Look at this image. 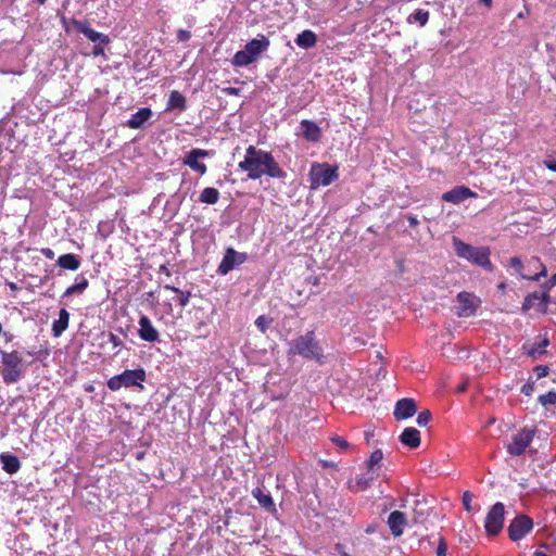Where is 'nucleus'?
Here are the masks:
<instances>
[{
    "label": "nucleus",
    "mask_w": 556,
    "mask_h": 556,
    "mask_svg": "<svg viewBox=\"0 0 556 556\" xmlns=\"http://www.w3.org/2000/svg\"><path fill=\"white\" fill-rule=\"evenodd\" d=\"M239 168L248 174L250 179L256 180L263 176L285 179L287 173L279 166L271 153L249 146Z\"/></svg>",
    "instance_id": "obj_1"
},
{
    "label": "nucleus",
    "mask_w": 556,
    "mask_h": 556,
    "mask_svg": "<svg viewBox=\"0 0 556 556\" xmlns=\"http://www.w3.org/2000/svg\"><path fill=\"white\" fill-rule=\"evenodd\" d=\"M289 356L300 355L305 359H314L318 364L325 363V355L321 346L316 340L314 331H307L289 342Z\"/></svg>",
    "instance_id": "obj_2"
},
{
    "label": "nucleus",
    "mask_w": 556,
    "mask_h": 556,
    "mask_svg": "<svg viewBox=\"0 0 556 556\" xmlns=\"http://www.w3.org/2000/svg\"><path fill=\"white\" fill-rule=\"evenodd\" d=\"M453 247L458 257L467 260L486 271H493L494 267L490 260L491 251L488 247H472L456 237L453 238Z\"/></svg>",
    "instance_id": "obj_3"
},
{
    "label": "nucleus",
    "mask_w": 556,
    "mask_h": 556,
    "mask_svg": "<svg viewBox=\"0 0 556 556\" xmlns=\"http://www.w3.org/2000/svg\"><path fill=\"white\" fill-rule=\"evenodd\" d=\"M269 39L258 34L255 38L247 42L243 50L237 51L232 58V65L244 67L255 62L258 56L269 48Z\"/></svg>",
    "instance_id": "obj_4"
},
{
    "label": "nucleus",
    "mask_w": 556,
    "mask_h": 556,
    "mask_svg": "<svg viewBox=\"0 0 556 556\" xmlns=\"http://www.w3.org/2000/svg\"><path fill=\"white\" fill-rule=\"evenodd\" d=\"M337 165L329 163H313L308 173L309 188L316 190L327 187L339 178Z\"/></svg>",
    "instance_id": "obj_5"
},
{
    "label": "nucleus",
    "mask_w": 556,
    "mask_h": 556,
    "mask_svg": "<svg viewBox=\"0 0 556 556\" xmlns=\"http://www.w3.org/2000/svg\"><path fill=\"white\" fill-rule=\"evenodd\" d=\"M72 24L77 31L84 34L90 41L94 43L92 48L93 56L97 58L104 55V46L111 42V39L108 35L92 29L89 23L86 21L73 20Z\"/></svg>",
    "instance_id": "obj_6"
},
{
    "label": "nucleus",
    "mask_w": 556,
    "mask_h": 556,
    "mask_svg": "<svg viewBox=\"0 0 556 556\" xmlns=\"http://www.w3.org/2000/svg\"><path fill=\"white\" fill-rule=\"evenodd\" d=\"M1 376L7 384L18 381L22 377V358L17 352L1 351Z\"/></svg>",
    "instance_id": "obj_7"
},
{
    "label": "nucleus",
    "mask_w": 556,
    "mask_h": 556,
    "mask_svg": "<svg viewBox=\"0 0 556 556\" xmlns=\"http://www.w3.org/2000/svg\"><path fill=\"white\" fill-rule=\"evenodd\" d=\"M534 434L535 431L530 428H522L520 431L513 434L511 441L506 445L507 453L510 456L522 455L533 441Z\"/></svg>",
    "instance_id": "obj_8"
},
{
    "label": "nucleus",
    "mask_w": 556,
    "mask_h": 556,
    "mask_svg": "<svg viewBox=\"0 0 556 556\" xmlns=\"http://www.w3.org/2000/svg\"><path fill=\"white\" fill-rule=\"evenodd\" d=\"M505 506L503 503H495L489 510L485 520L484 528L489 535H497L503 529L504 525Z\"/></svg>",
    "instance_id": "obj_9"
},
{
    "label": "nucleus",
    "mask_w": 556,
    "mask_h": 556,
    "mask_svg": "<svg viewBox=\"0 0 556 556\" xmlns=\"http://www.w3.org/2000/svg\"><path fill=\"white\" fill-rule=\"evenodd\" d=\"M247 253L238 252L232 248H228L224 254L220 264L218 265L217 273L220 275H227L228 273H230L231 270L247 262Z\"/></svg>",
    "instance_id": "obj_10"
},
{
    "label": "nucleus",
    "mask_w": 556,
    "mask_h": 556,
    "mask_svg": "<svg viewBox=\"0 0 556 556\" xmlns=\"http://www.w3.org/2000/svg\"><path fill=\"white\" fill-rule=\"evenodd\" d=\"M533 528V521L526 515H518L508 526V536L516 542L525 538Z\"/></svg>",
    "instance_id": "obj_11"
},
{
    "label": "nucleus",
    "mask_w": 556,
    "mask_h": 556,
    "mask_svg": "<svg viewBox=\"0 0 556 556\" xmlns=\"http://www.w3.org/2000/svg\"><path fill=\"white\" fill-rule=\"evenodd\" d=\"M548 302L549 294L546 291H534L525 298L521 309L523 313H527L531 308H536L540 313L545 314L547 312Z\"/></svg>",
    "instance_id": "obj_12"
},
{
    "label": "nucleus",
    "mask_w": 556,
    "mask_h": 556,
    "mask_svg": "<svg viewBox=\"0 0 556 556\" xmlns=\"http://www.w3.org/2000/svg\"><path fill=\"white\" fill-rule=\"evenodd\" d=\"M458 306L456 314L458 317H470L477 312L479 300L469 292H459L457 295Z\"/></svg>",
    "instance_id": "obj_13"
},
{
    "label": "nucleus",
    "mask_w": 556,
    "mask_h": 556,
    "mask_svg": "<svg viewBox=\"0 0 556 556\" xmlns=\"http://www.w3.org/2000/svg\"><path fill=\"white\" fill-rule=\"evenodd\" d=\"M138 336L142 341L154 343L160 341V333L147 315L140 316L138 320Z\"/></svg>",
    "instance_id": "obj_14"
},
{
    "label": "nucleus",
    "mask_w": 556,
    "mask_h": 556,
    "mask_svg": "<svg viewBox=\"0 0 556 556\" xmlns=\"http://www.w3.org/2000/svg\"><path fill=\"white\" fill-rule=\"evenodd\" d=\"M530 263L538 265L540 267V271L535 273L533 276H527V275L522 274L523 263L520 257L514 256L509 260L510 267L514 268L516 270V273H518L522 279L539 281L540 278L545 277L547 275L545 265L542 264L539 258L534 257L531 260Z\"/></svg>",
    "instance_id": "obj_15"
},
{
    "label": "nucleus",
    "mask_w": 556,
    "mask_h": 556,
    "mask_svg": "<svg viewBox=\"0 0 556 556\" xmlns=\"http://www.w3.org/2000/svg\"><path fill=\"white\" fill-rule=\"evenodd\" d=\"M477 193L466 186H458L442 194V200L453 204H459L469 198H476Z\"/></svg>",
    "instance_id": "obj_16"
},
{
    "label": "nucleus",
    "mask_w": 556,
    "mask_h": 556,
    "mask_svg": "<svg viewBox=\"0 0 556 556\" xmlns=\"http://www.w3.org/2000/svg\"><path fill=\"white\" fill-rule=\"evenodd\" d=\"M417 412L416 403L413 399L405 397L399 400L394 407V418L396 420H404L413 417Z\"/></svg>",
    "instance_id": "obj_17"
},
{
    "label": "nucleus",
    "mask_w": 556,
    "mask_h": 556,
    "mask_svg": "<svg viewBox=\"0 0 556 556\" xmlns=\"http://www.w3.org/2000/svg\"><path fill=\"white\" fill-rule=\"evenodd\" d=\"M121 377L125 388L140 387L142 389V382L146 380V371L142 368L127 369L121 374Z\"/></svg>",
    "instance_id": "obj_18"
},
{
    "label": "nucleus",
    "mask_w": 556,
    "mask_h": 556,
    "mask_svg": "<svg viewBox=\"0 0 556 556\" xmlns=\"http://www.w3.org/2000/svg\"><path fill=\"white\" fill-rule=\"evenodd\" d=\"M387 522L392 535L399 538L404 532L407 519L404 513L394 510L389 515Z\"/></svg>",
    "instance_id": "obj_19"
},
{
    "label": "nucleus",
    "mask_w": 556,
    "mask_h": 556,
    "mask_svg": "<svg viewBox=\"0 0 556 556\" xmlns=\"http://www.w3.org/2000/svg\"><path fill=\"white\" fill-rule=\"evenodd\" d=\"M207 155L208 153L205 150L193 149L187 154L185 163L193 170L203 175L206 172V166L204 163L200 162L199 159Z\"/></svg>",
    "instance_id": "obj_20"
},
{
    "label": "nucleus",
    "mask_w": 556,
    "mask_h": 556,
    "mask_svg": "<svg viewBox=\"0 0 556 556\" xmlns=\"http://www.w3.org/2000/svg\"><path fill=\"white\" fill-rule=\"evenodd\" d=\"M301 135L309 142H317L321 137L320 127L313 121L303 119L300 123Z\"/></svg>",
    "instance_id": "obj_21"
},
{
    "label": "nucleus",
    "mask_w": 556,
    "mask_h": 556,
    "mask_svg": "<svg viewBox=\"0 0 556 556\" xmlns=\"http://www.w3.org/2000/svg\"><path fill=\"white\" fill-rule=\"evenodd\" d=\"M251 494L262 508L269 513L277 511L276 505L269 492H266L263 488L257 486L252 490Z\"/></svg>",
    "instance_id": "obj_22"
},
{
    "label": "nucleus",
    "mask_w": 556,
    "mask_h": 556,
    "mask_svg": "<svg viewBox=\"0 0 556 556\" xmlns=\"http://www.w3.org/2000/svg\"><path fill=\"white\" fill-rule=\"evenodd\" d=\"M150 108H141L126 122V126L131 129H140L152 117Z\"/></svg>",
    "instance_id": "obj_23"
},
{
    "label": "nucleus",
    "mask_w": 556,
    "mask_h": 556,
    "mask_svg": "<svg viewBox=\"0 0 556 556\" xmlns=\"http://www.w3.org/2000/svg\"><path fill=\"white\" fill-rule=\"evenodd\" d=\"M400 441L409 448H417L420 445V432L413 427L405 428L400 435Z\"/></svg>",
    "instance_id": "obj_24"
},
{
    "label": "nucleus",
    "mask_w": 556,
    "mask_h": 556,
    "mask_svg": "<svg viewBox=\"0 0 556 556\" xmlns=\"http://www.w3.org/2000/svg\"><path fill=\"white\" fill-rule=\"evenodd\" d=\"M70 313L65 308H61L59 312V318L52 324L53 337H60L68 327Z\"/></svg>",
    "instance_id": "obj_25"
},
{
    "label": "nucleus",
    "mask_w": 556,
    "mask_h": 556,
    "mask_svg": "<svg viewBox=\"0 0 556 556\" xmlns=\"http://www.w3.org/2000/svg\"><path fill=\"white\" fill-rule=\"evenodd\" d=\"M0 462L2 464V469L10 475L16 473L21 468L20 459L17 456L12 454L2 453L0 455Z\"/></svg>",
    "instance_id": "obj_26"
},
{
    "label": "nucleus",
    "mask_w": 556,
    "mask_h": 556,
    "mask_svg": "<svg viewBox=\"0 0 556 556\" xmlns=\"http://www.w3.org/2000/svg\"><path fill=\"white\" fill-rule=\"evenodd\" d=\"M294 41L298 47L302 49H309L316 45L317 36L313 30L305 29L302 33L298 34Z\"/></svg>",
    "instance_id": "obj_27"
},
{
    "label": "nucleus",
    "mask_w": 556,
    "mask_h": 556,
    "mask_svg": "<svg viewBox=\"0 0 556 556\" xmlns=\"http://www.w3.org/2000/svg\"><path fill=\"white\" fill-rule=\"evenodd\" d=\"M56 264L63 269L77 270L80 267V260L77 255L67 253L59 256Z\"/></svg>",
    "instance_id": "obj_28"
},
{
    "label": "nucleus",
    "mask_w": 556,
    "mask_h": 556,
    "mask_svg": "<svg viewBox=\"0 0 556 556\" xmlns=\"http://www.w3.org/2000/svg\"><path fill=\"white\" fill-rule=\"evenodd\" d=\"M75 283L70 286L63 293V298H68L73 294H81L89 286L88 279L83 275H78Z\"/></svg>",
    "instance_id": "obj_29"
},
{
    "label": "nucleus",
    "mask_w": 556,
    "mask_h": 556,
    "mask_svg": "<svg viewBox=\"0 0 556 556\" xmlns=\"http://www.w3.org/2000/svg\"><path fill=\"white\" fill-rule=\"evenodd\" d=\"M175 109L184 111L186 109V99L179 91L173 90L167 101L166 111Z\"/></svg>",
    "instance_id": "obj_30"
},
{
    "label": "nucleus",
    "mask_w": 556,
    "mask_h": 556,
    "mask_svg": "<svg viewBox=\"0 0 556 556\" xmlns=\"http://www.w3.org/2000/svg\"><path fill=\"white\" fill-rule=\"evenodd\" d=\"M375 478H376V472L370 471V470H367L366 473L357 477L355 479L356 491L366 490L371 484V482L375 480Z\"/></svg>",
    "instance_id": "obj_31"
},
{
    "label": "nucleus",
    "mask_w": 556,
    "mask_h": 556,
    "mask_svg": "<svg viewBox=\"0 0 556 556\" xmlns=\"http://www.w3.org/2000/svg\"><path fill=\"white\" fill-rule=\"evenodd\" d=\"M549 340L546 337L540 339L539 342H535L529 350L528 355L531 357H536L539 355L545 354V349L548 346Z\"/></svg>",
    "instance_id": "obj_32"
},
{
    "label": "nucleus",
    "mask_w": 556,
    "mask_h": 556,
    "mask_svg": "<svg viewBox=\"0 0 556 556\" xmlns=\"http://www.w3.org/2000/svg\"><path fill=\"white\" fill-rule=\"evenodd\" d=\"M429 20L427 10L418 9L408 16V22H417L420 26H425Z\"/></svg>",
    "instance_id": "obj_33"
},
{
    "label": "nucleus",
    "mask_w": 556,
    "mask_h": 556,
    "mask_svg": "<svg viewBox=\"0 0 556 556\" xmlns=\"http://www.w3.org/2000/svg\"><path fill=\"white\" fill-rule=\"evenodd\" d=\"M114 231V224L110 220H103L98 224V233L101 238L106 239Z\"/></svg>",
    "instance_id": "obj_34"
},
{
    "label": "nucleus",
    "mask_w": 556,
    "mask_h": 556,
    "mask_svg": "<svg viewBox=\"0 0 556 556\" xmlns=\"http://www.w3.org/2000/svg\"><path fill=\"white\" fill-rule=\"evenodd\" d=\"M383 458V454H382V451L381 450H375L370 456H369V459L367 460V467H368V470L370 471H375L374 470V467L376 465H378Z\"/></svg>",
    "instance_id": "obj_35"
},
{
    "label": "nucleus",
    "mask_w": 556,
    "mask_h": 556,
    "mask_svg": "<svg viewBox=\"0 0 556 556\" xmlns=\"http://www.w3.org/2000/svg\"><path fill=\"white\" fill-rule=\"evenodd\" d=\"M273 319L265 315H261L255 319V326L262 333H265L267 331Z\"/></svg>",
    "instance_id": "obj_36"
},
{
    "label": "nucleus",
    "mask_w": 556,
    "mask_h": 556,
    "mask_svg": "<svg viewBox=\"0 0 556 556\" xmlns=\"http://www.w3.org/2000/svg\"><path fill=\"white\" fill-rule=\"evenodd\" d=\"M330 440L331 442L338 446L341 451L343 452H346L349 450H353V447L351 446V444L342 437L340 435H337V434H332L330 437Z\"/></svg>",
    "instance_id": "obj_37"
},
{
    "label": "nucleus",
    "mask_w": 556,
    "mask_h": 556,
    "mask_svg": "<svg viewBox=\"0 0 556 556\" xmlns=\"http://www.w3.org/2000/svg\"><path fill=\"white\" fill-rule=\"evenodd\" d=\"M539 402L543 406L556 404V392L555 391H548V392L540 395L539 396Z\"/></svg>",
    "instance_id": "obj_38"
},
{
    "label": "nucleus",
    "mask_w": 556,
    "mask_h": 556,
    "mask_svg": "<svg viewBox=\"0 0 556 556\" xmlns=\"http://www.w3.org/2000/svg\"><path fill=\"white\" fill-rule=\"evenodd\" d=\"M108 388L111 390V391H117L119 390L122 387H124V384L122 383V377H121V374L119 375H116L112 378H110L108 380Z\"/></svg>",
    "instance_id": "obj_39"
},
{
    "label": "nucleus",
    "mask_w": 556,
    "mask_h": 556,
    "mask_svg": "<svg viewBox=\"0 0 556 556\" xmlns=\"http://www.w3.org/2000/svg\"><path fill=\"white\" fill-rule=\"evenodd\" d=\"M431 417H432V415H431L430 410L426 409V410L420 412L417 416V420H416L417 425L419 427H426L429 424V421L431 420Z\"/></svg>",
    "instance_id": "obj_40"
},
{
    "label": "nucleus",
    "mask_w": 556,
    "mask_h": 556,
    "mask_svg": "<svg viewBox=\"0 0 556 556\" xmlns=\"http://www.w3.org/2000/svg\"><path fill=\"white\" fill-rule=\"evenodd\" d=\"M165 288L179 294V304L181 306L187 305V303L189 301V293H185V292L180 291L178 288H175L172 286H165Z\"/></svg>",
    "instance_id": "obj_41"
},
{
    "label": "nucleus",
    "mask_w": 556,
    "mask_h": 556,
    "mask_svg": "<svg viewBox=\"0 0 556 556\" xmlns=\"http://www.w3.org/2000/svg\"><path fill=\"white\" fill-rule=\"evenodd\" d=\"M533 370L538 379L546 377L549 372V368L546 365H538L533 368Z\"/></svg>",
    "instance_id": "obj_42"
},
{
    "label": "nucleus",
    "mask_w": 556,
    "mask_h": 556,
    "mask_svg": "<svg viewBox=\"0 0 556 556\" xmlns=\"http://www.w3.org/2000/svg\"><path fill=\"white\" fill-rule=\"evenodd\" d=\"M462 500H463L464 508L467 511H472V508H471L472 494L469 491H465Z\"/></svg>",
    "instance_id": "obj_43"
},
{
    "label": "nucleus",
    "mask_w": 556,
    "mask_h": 556,
    "mask_svg": "<svg viewBox=\"0 0 556 556\" xmlns=\"http://www.w3.org/2000/svg\"><path fill=\"white\" fill-rule=\"evenodd\" d=\"M109 342L112 343V345L114 348H123L124 346V343L121 340V338L112 332L109 333Z\"/></svg>",
    "instance_id": "obj_44"
},
{
    "label": "nucleus",
    "mask_w": 556,
    "mask_h": 556,
    "mask_svg": "<svg viewBox=\"0 0 556 556\" xmlns=\"http://www.w3.org/2000/svg\"><path fill=\"white\" fill-rule=\"evenodd\" d=\"M74 18H67L66 16H61V24L65 30V33H70L72 27H74V25L72 24V21Z\"/></svg>",
    "instance_id": "obj_45"
},
{
    "label": "nucleus",
    "mask_w": 556,
    "mask_h": 556,
    "mask_svg": "<svg viewBox=\"0 0 556 556\" xmlns=\"http://www.w3.org/2000/svg\"><path fill=\"white\" fill-rule=\"evenodd\" d=\"M190 37H191V34H190V31H188V30L179 29V30L177 31V39H178L179 41H181V42L189 40V39H190Z\"/></svg>",
    "instance_id": "obj_46"
},
{
    "label": "nucleus",
    "mask_w": 556,
    "mask_h": 556,
    "mask_svg": "<svg viewBox=\"0 0 556 556\" xmlns=\"http://www.w3.org/2000/svg\"><path fill=\"white\" fill-rule=\"evenodd\" d=\"M447 547L443 539H441L438 548H437V555L438 556H446Z\"/></svg>",
    "instance_id": "obj_47"
},
{
    "label": "nucleus",
    "mask_w": 556,
    "mask_h": 556,
    "mask_svg": "<svg viewBox=\"0 0 556 556\" xmlns=\"http://www.w3.org/2000/svg\"><path fill=\"white\" fill-rule=\"evenodd\" d=\"M556 286V274L552 275L547 282L543 285L544 291L548 293V290Z\"/></svg>",
    "instance_id": "obj_48"
},
{
    "label": "nucleus",
    "mask_w": 556,
    "mask_h": 556,
    "mask_svg": "<svg viewBox=\"0 0 556 556\" xmlns=\"http://www.w3.org/2000/svg\"><path fill=\"white\" fill-rule=\"evenodd\" d=\"M200 201L208 204V187L204 188L200 193Z\"/></svg>",
    "instance_id": "obj_49"
},
{
    "label": "nucleus",
    "mask_w": 556,
    "mask_h": 556,
    "mask_svg": "<svg viewBox=\"0 0 556 556\" xmlns=\"http://www.w3.org/2000/svg\"><path fill=\"white\" fill-rule=\"evenodd\" d=\"M219 199V192L215 188H211V204H214Z\"/></svg>",
    "instance_id": "obj_50"
},
{
    "label": "nucleus",
    "mask_w": 556,
    "mask_h": 556,
    "mask_svg": "<svg viewBox=\"0 0 556 556\" xmlns=\"http://www.w3.org/2000/svg\"><path fill=\"white\" fill-rule=\"evenodd\" d=\"M532 390H533V384L532 383H526L521 388V392L523 394H526V395H530Z\"/></svg>",
    "instance_id": "obj_51"
},
{
    "label": "nucleus",
    "mask_w": 556,
    "mask_h": 556,
    "mask_svg": "<svg viewBox=\"0 0 556 556\" xmlns=\"http://www.w3.org/2000/svg\"><path fill=\"white\" fill-rule=\"evenodd\" d=\"M41 253L43 256H46L49 260H52L54 257V252L50 248L42 249Z\"/></svg>",
    "instance_id": "obj_52"
},
{
    "label": "nucleus",
    "mask_w": 556,
    "mask_h": 556,
    "mask_svg": "<svg viewBox=\"0 0 556 556\" xmlns=\"http://www.w3.org/2000/svg\"><path fill=\"white\" fill-rule=\"evenodd\" d=\"M407 222H408L409 227H416L419 224V222L415 215H408Z\"/></svg>",
    "instance_id": "obj_53"
},
{
    "label": "nucleus",
    "mask_w": 556,
    "mask_h": 556,
    "mask_svg": "<svg viewBox=\"0 0 556 556\" xmlns=\"http://www.w3.org/2000/svg\"><path fill=\"white\" fill-rule=\"evenodd\" d=\"M545 165L548 169L556 172V161L545 162Z\"/></svg>",
    "instance_id": "obj_54"
},
{
    "label": "nucleus",
    "mask_w": 556,
    "mask_h": 556,
    "mask_svg": "<svg viewBox=\"0 0 556 556\" xmlns=\"http://www.w3.org/2000/svg\"><path fill=\"white\" fill-rule=\"evenodd\" d=\"M205 339V336H197L194 339L191 340V344L192 345H199V341L200 340H204Z\"/></svg>",
    "instance_id": "obj_55"
},
{
    "label": "nucleus",
    "mask_w": 556,
    "mask_h": 556,
    "mask_svg": "<svg viewBox=\"0 0 556 556\" xmlns=\"http://www.w3.org/2000/svg\"><path fill=\"white\" fill-rule=\"evenodd\" d=\"M479 2L485 5L486 8H491L493 3L492 0H479Z\"/></svg>",
    "instance_id": "obj_56"
},
{
    "label": "nucleus",
    "mask_w": 556,
    "mask_h": 556,
    "mask_svg": "<svg viewBox=\"0 0 556 556\" xmlns=\"http://www.w3.org/2000/svg\"><path fill=\"white\" fill-rule=\"evenodd\" d=\"M533 556H548V555L542 551H535Z\"/></svg>",
    "instance_id": "obj_57"
},
{
    "label": "nucleus",
    "mask_w": 556,
    "mask_h": 556,
    "mask_svg": "<svg viewBox=\"0 0 556 556\" xmlns=\"http://www.w3.org/2000/svg\"><path fill=\"white\" fill-rule=\"evenodd\" d=\"M33 1L39 5H43L47 2V0H33Z\"/></svg>",
    "instance_id": "obj_58"
},
{
    "label": "nucleus",
    "mask_w": 556,
    "mask_h": 556,
    "mask_svg": "<svg viewBox=\"0 0 556 556\" xmlns=\"http://www.w3.org/2000/svg\"><path fill=\"white\" fill-rule=\"evenodd\" d=\"M498 289L504 290L505 289V283L504 282L500 283L498 285Z\"/></svg>",
    "instance_id": "obj_59"
},
{
    "label": "nucleus",
    "mask_w": 556,
    "mask_h": 556,
    "mask_svg": "<svg viewBox=\"0 0 556 556\" xmlns=\"http://www.w3.org/2000/svg\"><path fill=\"white\" fill-rule=\"evenodd\" d=\"M517 17H518V18H523V17H525V15H523V13H519V14L517 15Z\"/></svg>",
    "instance_id": "obj_60"
},
{
    "label": "nucleus",
    "mask_w": 556,
    "mask_h": 556,
    "mask_svg": "<svg viewBox=\"0 0 556 556\" xmlns=\"http://www.w3.org/2000/svg\"><path fill=\"white\" fill-rule=\"evenodd\" d=\"M342 556H351L350 554L348 553H343Z\"/></svg>",
    "instance_id": "obj_61"
},
{
    "label": "nucleus",
    "mask_w": 556,
    "mask_h": 556,
    "mask_svg": "<svg viewBox=\"0 0 556 556\" xmlns=\"http://www.w3.org/2000/svg\"><path fill=\"white\" fill-rule=\"evenodd\" d=\"M2 332V324L0 323V333Z\"/></svg>",
    "instance_id": "obj_62"
}]
</instances>
